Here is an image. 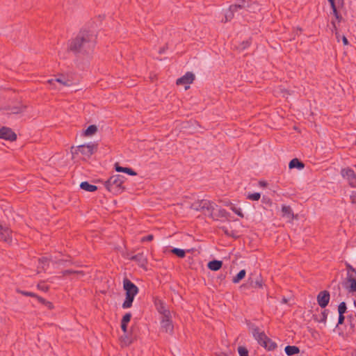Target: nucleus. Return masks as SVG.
<instances>
[{
	"mask_svg": "<svg viewBox=\"0 0 356 356\" xmlns=\"http://www.w3.org/2000/svg\"><path fill=\"white\" fill-rule=\"evenodd\" d=\"M96 45V36L88 30H81L67 42V51L74 55H88L92 53Z\"/></svg>",
	"mask_w": 356,
	"mask_h": 356,
	"instance_id": "f257e3e1",
	"label": "nucleus"
},
{
	"mask_svg": "<svg viewBox=\"0 0 356 356\" xmlns=\"http://www.w3.org/2000/svg\"><path fill=\"white\" fill-rule=\"evenodd\" d=\"M126 178L123 175H115L104 181L105 188L111 193L114 195H118L122 193L125 188L123 184Z\"/></svg>",
	"mask_w": 356,
	"mask_h": 356,
	"instance_id": "f03ea898",
	"label": "nucleus"
},
{
	"mask_svg": "<svg viewBox=\"0 0 356 356\" xmlns=\"http://www.w3.org/2000/svg\"><path fill=\"white\" fill-rule=\"evenodd\" d=\"M74 147H72V154H77L78 152H81L83 156L89 158L90 156H92L95 151L97 149V144H88V145H81L76 147V149L73 151Z\"/></svg>",
	"mask_w": 356,
	"mask_h": 356,
	"instance_id": "7ed1b4c3",
	"label": "nucleus"
},
{
	"mask_svg": "<svg viewBox=\"0 0 356 356\" xmlns=\"http://www.w3.org/2000/svg\"><path fill=\"white\" fill-rule=\"evenodd\" d=\"M250 329L252 337L257 341V343L261 347H267L265 341L270 339V338L266 334L264 331L261 330L259 327L255 325H252Z\"/></svg>",
	"mask_w": 356,
	"mask_h": 356,
	"instance_id": "20e7f679",
	"label": "nucleus"
},
{
	"mask_svg": "<svg viewBox=\"0 0 356 356\" xmlns=\"http://www.w3.org/2000/svg\"><path fill=\"white\" fill-rule=\"evenodd\" d=\"M341 175L348 180L349 185L353 188H356V173L355 171L348 167L341 170Z\"/></svg>",
	"mask_w": 356,
	"mask_h": 356,
	"instance_id": "39448f33",
	"label": "nucleus"
},
{
	"mask_svg": "<svg viewBox=\"0 0 356 356\" xmlns=\"http://www.w3.org/2000/svg\"><path fill=\"white\" fill-rule=\"evenodd\" d=\"M342 285L349 293L355 294L356 293V276L347 274L345 280L342 282Z\"/></svg>",
	"mask_w": 356,
	"mask_h": 356,
	"instance_id": "423d86ee",
	"label": "nucleus"
},
{
	"mask_svg": "<svg viewBox=\"0 0 356 356\" xmlns=\"http://www.w3.org/2000/svg\"><path fill=\"white\" fill-rule=\"evenodd\" d=\"M17 134L12 130L11 128L8 127H2L0 129V138L13 142L17 140Z\"/></svg>",
	"mask_w": 356,
	"mask_h": 356,
	"instance_id": "0eeeda50",
	"label": "nucleus"
},
{
	"mask_svg": "<svg viewBox=\"0 0 356 356\" xmlns=\"http://www.w3.org/2000/svg\"><path fill=\"white\" fill-rule=\"evenodd\" d=\"M123 289L125 294L137 295L139 292L138 287L127 277L123 280Z\"/></svg>",
	"mask_w": 356,
	"mask_h": 356,
	"instance_id": "6e6552de",
	"label": "nucleus"
},
{
	"mask_svg": "<svg viewBox=\"0 0 356 356\" xmlns=\"http://www.w3.org/2000/svg\"><path fill=\"white\" fill-rule=\"evenodd\" d=\"M156 310L163 318H168L170 316L169 309H166L164 302L159 298H155L154 300Z\"/></svg>",
	"mask_w": 356,
	"mask_h": 356,
	"instance_id": "1a4fd4ad",
	"label": "nucleus"
},
{
	"mask_svg": "<svg viewBox=\"0 0 356 356\" xmlns=\"http://www.w3.org/2000/svg\"><path fill=\"white\" fill-rule=\"evenodd\" d=\"M316 299H317L318 305L322 309L325 308L330 302V292L326 290L320 291L318 293V294L317 295Z\"/></svg>",
	"mask_w": 356,
	"mask_h": 356,
	"instance_id": "9d476101",
	"label": "nucleus"
},
{
	"mask_svg": "<svg viewBox=\"0 0 356 356\" xmlns=\"http://www.w3.org/2000/svg\"><path fill=\"white\" fill-rule=\"evenodd\" d=\"M195 79V74L191 72H187L184 76L179 78L176 83L178 86L181 85H189L193 83ZM189 88L188 86H186L185 88L188 89Z\"/></svg>",
	"mask_w": 356,
	"mask_h": 356,
	"instance_id": "9b49d317",
	"label": "nucleus"
},
{
	"mask_svg": "<svg viewBox=\"0 0 356 356\" xmlns=\"http://www.w3.org/2000/svg\"><path fill=\"white\" fill-rule=\"evenodd\" d=\"M161 327L162 332L170 334L173 332L174 326L171 320V316H168V318H163V316H162Z\"/></svg>",
	"mask_w": 356,
	"mask_h": 356,
	"instance_id": "f8f14e48",
	"label": "nucleus"
},
{
	"mask_svg": "<svg viewBox=\"0 0 356 356\" xmlns=\"http://www.w3.org/2000/svg\"><path fill=\"white\" fill-rule=\"evenodd\" d=\"M262 286H263V280H262V278L261 277V276H259L257 277V279L255 281H254L252 278H250L248 280V283L242 284L240 286V289H241V290L243 291V290L248 289L250 287L254 288V289H257V288L260 289V288H262Z\"/></svg>",
	"mask_w": 356,
	"mask_h": 356,
	"instance_id": "ddd939ff",
	"label": "nucleus"
},
{
	"mask_svg": "<svg viewBox=\"0 0 356 356\" xmlns=\"http://www.w3.org/2000/svg\"><path fill=\"white\" fill-rule=\"evenodd\" d=\"M316 312H320L319 314L315 313L313 314L312 318L313 319L318 322L323 323L324 325L326 324V321L328 315L329 310L324 308L323 310H319L318 308L316 309Z\"/></svg>",
	"mask_w": 356,
	"mask_h": 356,
	"instance_id": "4468645a",
	"label": "nucleus"
},
{
	"mask_svg": "<svg viewBox=\"0 0 356 356\" xmlns=\"http://www.w3.org/2000/svg\"><path fill=\"white\" fill-rule=\"evenodd\" d=\"M130 259L131 261H136L140 267L146 268V266L147 264V259L143 252H139L132 256L130 258Z\"/></svg>",
	"mask_w": 356,
	"mask_h": 356,
	"instance_id": "2eb2a0df",
	"label": "nucleus"
},
{
	"mask_svg": "<svg viewBox=\"0 0 356 356\" xmlns=\"http://www.w3.org/2000/svg\"><path fill=\"white\" fill-rule=\"evenodd\" d=\"M11 230L8 227H3L0 231V239L4 242L10 243L12 241Z\"/></svg>",
	"mask_w": 356,
	"mask_h": 356,
	"instance_id": "dca6fc26",
	"label": "nucleus"
},
{
	"mask_svg": "<svg viewBox=\"0 0 356 356\" xmlns=\"http://www.w3.org/2000/svg\"><path fill=\"white\" fill-rule=\"evenodd\" d=\"M250 6V0H238L237 3L231 5V9L238 11L239 9H244Z\"/></svg>",
	"mask_w": 356,
	"mask_h": 356,
	"instance_id": "f3484780",
	"label": "nucleus"
},
{
	"mask_svg": "<svg viewBox=\"0 0 356 356\" xmlns=\"http://www.w3.org/2000/svg\"><path fill=\"white\" fill-rule=\"evenodd\" d=\"M131 314L130 312L125 314L121 320V329L124 333L127 332L128 323L130 322L131 318Z\"/></svg>",
	"mask_w": 356,
	"mask_h": 356,
	"instance_id": "a211bd4d",
	"label": "nucleus"
},
{
	"mask_svg": "<svg viewBox=\"0 0 356 356\" xmlns=\"http://www.w3.org/2000/svg\"><path fill=\"white\" fill-rule=\"evenodd\" d=\"M222 261L220 260H212L207 264V267L209 270L217 271L222 266Z\"/></svg>",
	"mask_w": 356,
	"mask_h": 356,
	"instance_id": "6ab92c4d",
	"label": "nucleus"
},
{
	"mask_svg": "<svg viewBox=\"0 0 356 356\" xmlns=\"http://www.w3.org/2000/svg\"><path fill=\"white\" fill-rule=\"evenodd\" d=\"M50 84H53L54 82H58L64 86H70L72 85V81L67 79H65L63 76L56 79H51L47 81Z\"/></svg>",
	"mask_w": 356,
	"mask_h": 356,
	"instance_id": "aec40b11",
	"label": "nucleus"
},
{
	"mask_svg": "<svg viewBox=\"0 0 356 356\" xmlns=\"http://www.w3.org/2000/svg\"><path fill=\"white\" fill-rule=\"evenodd\" d=\"M26 106H24L22 104H19V106H11L8 108V110L9 111L8 114L10 115V114L22 113H24L26 111Z\"/></svg>",
	"mask_w": 356,
	"mask_h": 356,
	"instance_id": "412c9836",
	"label": "nucleus"
},
{
	"mask_svg": "<svg viewBox=\"0 0 356 356\" xmlns=\"http://www.w3.org/2000/svg\"><path fill=\"white\" fill-rule=\"evenodd\" d=\"M289 167L290 169L297 168L298 170L303 169L305 167V164L303 162L300 161L298 159L295 158L291 160L289 164Z\"/></svg>",
	"mask_w": 356,
	"mask_h": 356,
	"instance_id": "4be33fe9",
	"label": "nucleus"
},
{
	"mask_svg": "<svg viewBox=\"0 0 356 356\" xmlns=\"http://www.w3.org/2000/svg\"><path fill=\"white\" fill-rule=\"evenodd\" d=\"M136 295L125 294V300L122 303L123 309H128L132 307L134 298Z\"/></svg>",
	"mask_w": 356,
	"mask_h": 356,
	"instance_id": "5701e85b",
	"label": "nucleus"
},
{
	"mask_svg": "<svg viewBox=\"0 0 356 356\" xmlns=\"http://www.w3.org/2000/svg\"><path fill=\"white\" fill-rule=\"evenodd\" d=\"M284 351L288 356H292L300 353V348L296 346H286Z\"/></svg>",
	"mask_w": 356,
	"mask_h": 356,
	"instance_id": "b1692460",
	"label": "nucleus"
},
{
	"mask_svg": "<svg viewBox=\"0 0 356 356\" xmlns=\"http://www.w3.org/2000/svg\"><path fill=\"white\" fill-rule=\"evenodd\" d=\"M80 188L88 192H94L97 190V187L96 186L90 184L88 181L81 182L80 184Z\"/></svg>",
	"mask_w": 356,
	"mask_h": 356,
	"instance_id": "393cba45",
	"label": "nucleus"
},
{
	"mask_svg": "<svg viewBox=\"0 0 356 356\" xmlns=\"http://www.w3.org/2000/svg\"><path fill=\"white\" fill-rule=\"evenodd\" d=\"M282 216L287 217L289 218H293V213L290 206L282 205Z\"/></svg>",
	"mask_w": 356,
	"mask_h": 356,
	"instance_id": "a878e982",
	"label": "nucleus"
},
{
	"mask_svg": "<svg viewBox=\"0 0 356 356\" xmlns=\"http://www.w3.org/2000/svg\"><path fill=\"white\" fill-rule=\"evenodd\" d=\"M65 263H68L72 265H75L76 266H81V264L79 262H74L72 259V257L68 255L66 259H60L56 261V264H64Z\"/></svg>",
	"mask_w": 356,
	"mask_h": 356,
	"instance_id": "bb28decb",
	"label": "nucleus"
},
{
	"mask_svg": "<svg viewBox=\"0 0 356 356\" xmlns=\"http://www.w3.org/2000/svg\"><path fill=\"white\" fill-rule=\"evenodd\" d=\"M267 347H263L267 351H274L277 348L276 342L273 341L271 339L265 341Z\"/></svg>",
	"mask_w": 356,
	"mask_h": 356,
	"instance_id": "cd10ccee",
	"label": "nucleus"
},
{
	"mask_svg": "<svg viewBox=\"0 0 356 356\" xmlns=\"http://www.w3.org/2000/svg\"><path fill=\"white\" fill-rule=\"evenodd\" d=\"M62 274V277L70 275H81L83 276L85 275V273L82 270H74L71 269L68 270H64L60 272Z\"/></svg>",
	"mask_w": 356,
	"mask_h": 356,
	"instance_id": "c85d7f7f",
	"label": "nucleus"
},
{
	"mask_svg": "<svg viewBox=\"0 0 356 356\" xmlns=\"http://www.w3.org/2000/svg\"><path fill=\"white\" fill-rule=\"evenodd\" d=\"M235 12H236V11L231 9V5H230L228 10L225 14V19H222V22L225 23L229 21H231L234 17V14Z\"/></svg>",
	"mask_w": 356,
	"mask_h": 356,
	"instance_id": "c756f323",
	"label": "nucleus"
},
{
	"mask_svg": "<svg viewBox=\"0 0 356 356\" xmlns=\"http://www.w3.org/2000/svg\"><path fill=\"white\" fill-rule=\"evenodd\" d=\"M246 275L245 270L243 269L241 270L236 276H234L232 279V282L234 283H238L241 280H242Z\"/></svg>",
	"mask_w": 356,
	"mask_h": 356,
	"instance_id": "7c9ffc66",
	"label": "nucleus"
},
{
	"mask_svg": "<svg viewBox=\"0 0 356 356\" xmlns=\"http://www.w3.org/2000/svg\"><path fill=\"white\" fill-rule=\"evenodd\" d=\"M97 131V127L95 124H91L84 131V136H90L94 135Z\"/></svg>",
	"mask_w": 356,
	"mask_h": 356,
	"instance_id": "2f4dec72",
	"label": "nucleus"
},
{
	"mask_svg": "<svg viewBox=\"0 0 356 356\" xmlns=\"http://www.w3.org/2000/svg\"><path fill=\"white\" fill-rule=\"evenodd\" d=\"M170 252L179 258H184L186 256V251L182 249L174 248L170 250Z\"/></svg>",
	"mask_w": 356,
	"mask_h": 356,
	"instance_id": "473e14b6",
	"label": "nucleus"
},
{
	"mask_svg": "<svg viewBox=\"0 0 356 356\" xmlns=\"http://www.w3.org/2000/svg\"><path fill=\"white\" fill-rule=\"evenodd\" d=\"M215 207H217V205L211 201V205H207V207H205V211L208 212V216L213 220L216 219L213 214Z\"/></svg>",
	"mask_w": 356,
	"mask_h": 356,
	"instance_id": "72a5a7b5",
	"label": "nucleus"
},
{
	"mask_svg": "<svg viewBox=\"0 0 356 356\" xmlns=\"http://www.w3.org/2000/svg\"><path fill=\"white\" fill-rule=\"evenodd\" d=\"M252 43V40L251 38L247 40H245V41H243L238 46V49L240 50V51H243L245 49H246L247 48H248L250 44Z\"/></svg>",
	"mask_w": 356,
	"mask_h": 356,
	"instance_id": "f704fd0d",
	"label": "nucleus"
},
{
	"mask_svg": "<svg viewBox=\"0 0 356 356\" xmlns=\"http://www.w3.org/2000/svg\"><path fill=\"white\" fill-rule=\"evenodd\" d=\"M230 209L234 213H236L237 216H238L239 217H241V218H243L244 217V215H243L241 209L240 208L236 207L235 205H234L232 203L230 204Z\"/></svg>",
	"mask_w": 356,
	"mask_h": 356,
	"instance_id": "c9c22d12",
	"label": "nucleus"
},
{
	"mask_svg": "<svg viewBox=\"0 0 356 356\" xmlns=\"http://www.w3.org/2000/svg\"><path fill=\"white\" fill-rule=\"evenodd\" d=\"M346 268L347 270V274H350L352 275L356 276V269L353 267L349 263H345Z\"/></svg>",
	"mask_w": 356,
	"mask_h": 356,
	"instance_id": "e433bc0d",
	"label": "nucleus"
},
{
	"mask_svg": "<svg viewBox=\"0 0 356 356\" xmlns=\"http://www.w3.org/2000/svg\"><path fill=\"white\" fill-rule=\"evenodd\" d=\"M347 311V306L345 302H341L338 306L339 314H344Z\"/></svg>",
	"mask_w": 356,
	"mask_h": 356,
	"instance_id": "4c0bfd02",
	"label": "nucleus"
},
{
	"mask_svg": "<svg viewBox=\"0 0 356 356\" xmlns=\"http://www.w3.org/2000/svg\"><path fill=\"white\" fill-rule=\"evenodd\" d=\"M238 353L240 356H249L248 350L245 346H238Z\"/></svg>",
	"mask_w": 356,
	"mask_h": 356,
	"instance_id": "58836bf2",
	"label": "nucleus"
},
{
	"mask_svg": "<svg viewBox=\"0 0 356 356\" xmlns=\"http://www.w3.org/2000/svg\"><path fill=\"white\" fill-rule=\"evenodd\" d=\"M17 292L18 293H20V294L24 296H29V297H33V298L38 297V295L33 292L26 291L20 290V289H17Z\"/></svg>",
	"mask_w": 356,
	"mask_h": 356,
	"instance_id": "ea45409f",
	"label": "nucleus"
},
{
	"mask_svg": "<svg viewBox=\"0 0 356 356\" xmlns=\"http://www.w3.org/2000/svg\"><path fill=\"white\" fill-rule=\"evenodd\" d=\"M247 198L253 201H257L261 198V194L259 193H251L248 195Z\"/></svg>",
	"mask_w": 356,
	"mask_h": 356,
	"instance_id": "a19ab883",
	"label": "nucleus"
},
{
	"mask_svg": "<svg viewBox=\"0 0 356 356\" xmlns=\"http://www.w3.org/2000/svg\"><path fill=\"white\" fill-rule=\"evenodd\" d=\"M201 204H200V200H197L195 202H193L192 204H191V208L195 210V211H202V207H201Z\"/></svg>",
	"mask_w": 356,
	"mask_h": 356,
	"instance_id": "79ce46f5",
	"label": "nucleus"
},
{
	"mask_svg": "<svg viewBox=\"0 0 356 356\" xmlns=\"http://www.w3.org/2000/svg\"><path fill=\"white\" fill-rule=\"evenodd\" d=\"M229 215V213L225 209H220L218 210V214L217 215V217L227 218Z\"/></svg>",
	"mask_w": 356,
	"mask_h": 356,
	"instance_id": "37998d69",
	"label": "nucleus"
},
{
	"mask_svg": "<svg viewBox=\"0 0 356 356\" xmlns=\"http://www.w3.org/2000/svg\"><path fill=\"white\" fill-rule=\"evenodd\" d=\"M200 204L202 205V211H205V207H207V205H211V201L208 200H201Z\"/></svg>",
	"mask_w": 356,
	"mask_h": 356,
	"instance_id": "c03bdc74",
	"label": "nucleus"
},
{
	"mask_svg": "<svg viewBox=\"0 0 356 356\" xmlns=\"http://www.w3.org/2000/svg\"><path fill=\"white\" fill-rule=\"evenodd\" d=\"M127 168V167H122V166L119 165V164L118 163H116L115 164V170L117 172L125 173Z\"/></svg>",
	"mask_w": 356,
	"mask_h": 356,
	"instance_id": "a18cd8bd",
	"label": "nucleus"
},
{
	"mask_svg": "<svg viewBox=\"0 0 356 356\" xmlns=\"http://www.w3.org/2000/svg\"><path fill=\"white\" fill-rule=\"evenodd\" d=\"M220 229L224 232V234L226 236H233V234H232L233 232L232 231L229 232V230L228 229L227 227L222 226V227H220Z\"/></svg>",
	"mask_w": 356,
	"mask_h": 356,
	"instance_id": "49530a36",
	"label": "nucleus"
},
{
	"mask_svg": "<svg viewBox=\"0 0 356 356\" xmlns=\"http://www.w3.org/2000/svg\"><path fill=\"white\" fill-rule=\"evenodd\" d=\"M331 24L332 26V31L333 33H334L336 38H338L339 31H338V29H337V25H336V22L332 20L331 21Z\"/></svg>",
	"mask_w": 356,
	"mask_h": 356,
	"instance_id": "de8ad7c7",
	"label": "nucleus"
},
{
	"mask_svg": "<svg viewBox=\"0 0 356 356\" xmlns=\"http://www.w3.org/2000/svg\"><path fill=\"white\" fill-rule=\"evenodd\" d=\"M122 341H124L126 344H131L132 343L131 339H130L127 333H124V336H122Z\"/></svg>",
	"mask_w": 356,
	"mask_h": 356,
	"instance_id": "09e8293b",
	"label": "nucleus"
},
{
	"mask_svg": "<svg viewBox=\"0 0 356 356\" xmlns=\"http://www.w3.org/2000/svg\"><path fill=\"white\" fill-rule=\"evenodd\" d=\"M330 6H331V8L332 10V13L334 15V17L340 14L339 11L338 10V8H337V3H335L334 5H330Z\"/></svg>",
	"mask_w": 356,
	"mask_h": 356,
	"instance_id": "8fccbe9b",
	"label": "nucleus"
},
{
	"mask_svg": "<svg viewBox=\"0 0 356 356\" xmlns=\"http://www.w3.org/2000/svg\"><path fill=\"white\" fill-rule=\"evenodd\" d=\"M330 5H334L335 3L338 4L339 6H343L344 3V0H327Z\"/></svg>",
	"mask_w": 356,
	"mask_h": 356,
	"instance_id": "3c124183",
	"label": "nucleus"
},
{
	"mask_svg": "<svg viewBox=\"0 0 356 356\" xmlns=\"http://www.w3.org/2000/svg\"><path fill=\"white\" fill-rule=\"evenodd\" d=\"M153 239L154 236L152 234H148L141 238V242L152 241Z\"/></svg>",
	"mask_w": 356,
	"mask_h": 356,
	"instance_id": "603ef678",
	"label": "nucleus"
},
{
	"mask_svg": "<svg viewBox=\"0 0 356 356\" xmlns=\"http://www.w3.org/2000/svg\"><path fill=\"white\" fill-rule=\"evenodd\" d=\"M344 321H345V316H344V314H339L338 323L337 324V327L339 326V325L343 324L344 323Z\"/></svg>",
	"mask_w": 356,
	"mask_h": 356,
	"instance_id": "864d4df0",
	"label": "nucleus"
},
{
	"mask_svg": "<svg viewBox=\"0 0 356 356\" xmlns=\"http://www.w3.org/2000/svg\"><path fill=\"white\" fill-rule=\"evenodd\" d=\"M37 287L38 289L42 290L43 291H48L49 289V287L48 286H45L44 284H42L41 283H39L37 285Z\"/></svg>",
	"mask_w": 356,
	"mask_h": 356,
	"instance_id": "5fc2aeb1",
	"label": "nucleus"
},
{
	"mask_svg": "<svg viewBox=\"0 0 356 356\" xmlns=\"http://www.w3.org/2000/svg\"><path fill=\"white\" fill-rule=\"evenodd\" d=\"M261 202L266 204L269 205V206L271 205V204H272L271 200L269 197H266V196H263Z\"/></svg>",
	"mask_w": 356,
	"mask_h": 356,
	"instance_id": "6e6d98bb",
	"label": "nucleus"
},
{
	"mask_svg": "<svg viewBox=\"0 0 356 356\" xmlns=\"http://www.w3.org/2000/svg\"><path fill=\"white\" fill-rule=\"evenodd\" d=\"M125 173L129 175H131V176H136L137 175V172H135L132 168H127V170H126V172Z\"/></svg>",
	"mask_w": 356,
	"mask_h": 356,
	"instance_id": "4d7b16f0",
	"label": "nucleus"
},
{
	"mask_svg": "<svg viewBox=\"0 0 356 356\" xmlns=\"http://www.w3.org/2000/svg\"><path fill=\"white\" fill-rule=\"evenodd\" d=\"M351 202L353 204H355L356 202V192L353 191L352 192V194L350 196Z\"/></svg>",
	"mask_w": 356,
	"mask_h": 356,
	"instance_id": "13d9d810",
	"label": "nucleus"
},
{
	"mask_svg": "<svg viewBox=\"0 0 356 356\" xmlns=\"http://www.w3.org/2000/svg\"><path fill=\"white\" fill-rule=\"evenodd\" d=\"M35 298L38 299V302H40L41 304L44 305L47 302V300H45L44 298H43L42 297H40L39 296H38V297H35Z\"/></svg>",
	"mask_w": 356,
	"mask_h": 356,
	"instance_id": "bf43d9fd",
	"label": "nucleus"
},
{
	"mask_svg": "<svg viewBox=\"0 0 356 356\" xmlns=\"http://www.w3.org/2000/svg\"><path fill=\"white\" fill-rule=\"evenodd\" d=\"M334 17L338 23H340L344 20L341 13L339 15L335 16Z\"/></svg>",
	"mask_w": 356,
	"mask_h": 356,
	"instance_id": "052dcab7",
	"label": "nucleus"
},
{
	"mask_svg": "<svg viewBox=\"0 0 356 356\" xmlns=\"http://www.w3.org/2000/svg\"><path fill=\"white\" fill-rule=\"evenodd\" d=\"M353 317L352 315L348 316V321L350 322V327L353 328L355 327V324L353 323Z\"/></svg>",
	"mask_w": 356,
	"mask_h": 356,
	"instance_id": "680f3d73",
	"label": "nucleus"
},
{
	"mask_svg": "<svg viewBox=\"0 0 356 356\" xmlns=\"http://www.w3.org/2000/svg\"><path fill=\"white\" fill-rule=\"evenodd\" d=\"M341 39H342V42H343V45H348L349 44V42H348V39L346 38V36L343 35L341 37Z\"/></svg>",
	"mask_w": 356,
	"mask_h": 356,
	"instance_id": "e2e57ef3",
	"label": "nucleus"
},
{
	"mask_svg": "<svg viewBox=\"0 0 356 356\" xmlns=\"http://www.w3.org/2000/svg\"><path fill=\"white\" fill-rule=\"evenodd\" d=\"M167 49H168V45H167V44H166V46H165V47H161V48L159 49V54H163V53L165 51V50H166Z\"/></svg>",
	"mask_w": 356,
	"mask_h": 356,
	"instance_id": "0e129e2a",
	"label": "nucleus"
},
{
	"mask_svg": "<svg viewBox=\"0 0 356 356\" xmlns=\"http://www.w3.org/2000/svg\"><path fill=\"white\" fill-rule=\"evenodd\" d=\"M45 306H47L49 309H53L54 306L52 302L47 300L46 303L44 304Z\"/></svg>",
	"mask_w": 356,
	"mask_h": 356,
	"instance_id": "69168bd1",
	"label": "nucleus"
},
{
	"mask_svg": "<svg viewBox=\"0 0 356 356\" xmlns=\"http://www.w3.org/2000/svg\"><path fill=\"white\" fill-rule=\"evenodd\" d=\"M259 185L261 186L265 187V186H267V182L265 181H259Z\"/></svg>",
	"mask_w": 356,
	"mask_h": 356,
	"instance_id": "338daca9",
	"label": "nucleus"
},
{
	"mask_svg": "<svg viewBox=\"0 0 356 356\" xmlns=\"http://www.w3.org/2000/svg\"><path fill=\"white\" fill-rule=\"evenodd\" d=\"M282 302H283V303H286V302H287V300H286V298H282Z\"/></svg>",
	"mask_w": 356,
	"mask_h": 356,
	"instance_id": "774afa93",
	"label": "nucleus"
}]
</instances>
